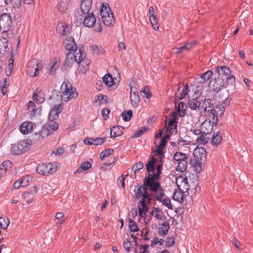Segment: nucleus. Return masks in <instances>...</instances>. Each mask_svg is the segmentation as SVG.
Here are the masks:
<instances>
[{
	"mask_svg": "<svg viewBox=\"0 0 253 253\" xmlns=\"http://www.w3.org/2000/svg\"><path fill=\"white\" fill-rule=\"evenodd\" d=\"M58 124L56 122L50 120V121L43 126L41 131V135L44 138L52 133L58 128Z\"/></svg>",
	"mask_w": 253,
	"mask_h": 253,
	"instance_id": "9d476101",
	"label": "nucleus"
},
{
	"mask_svg": "<svg viewBox=\"0 0 253 253\" xmlns=\"http://www.w3.org/2000/svg\"><path fill=\"white\" fill-rule=\"evenodd\" d=\"M149 20L154 29H155V30H158L159 29V26L158 25L156 15H150L149 17Z\"/></svg>",
	"mask_w": 253,
	"mask_h": 253,
	"instance_id": "8fccbe9b",
	"label": "nucleus"
},
{
	"mask_svg": "<svg viewBox=\"0 0 253 253\" xmlns=\"http://www.w3.org/2000/svg\"><path fill=\"white\" fill-rule=\"evenodd\" d=\"M216 71L218 74V78L220 79H224L230 75V68L227 66L217 67Z\"/></svg>",
	"mask_w": 253,
	"mask_h": 253,
	"instance_id": "aec40b11",
	"label": "nucleus"
},
{
	"mask_svg": "<svg viewBox=\"0 0 253 253\" xmlns=\"http://www.w3.org/2000/svg\"><path fill=\"white\" fill-rule=\"evenodd\" d=\"M131 100V104L132 106L135 107L137 106L139 102L140 101V97L138 94H130Z\"/></svg>",
	"mask_w": 253,
	"mask_h": 253,
	"instance_id": "49530a36",
	"label": "nucleus"
},
{
	"mask_svg": "<svg viewBox=\"0 0 253 253\" xmlns=\"http://www.w3.org/2000/svg\"><path fill=\"white\" fill-rule=\"evenodd\" d=\"M9 220L6 217H0V227L3 229H6L9 224Z\"/></svg>",
	"mask_w": 253,
	"mask_h": 253,
	"instance_id": "09e8293b",
	"label": "nucleus"
},
{
	"mask_svg": "<svg viewBox=\"0 0 253 253\" xmlns=\"http://www.w3.org/2000/svg\"><path fill=\"white\" fill-rule=\"evenodd\" d=\"M212 76V71L211 70H208L206 72L202 74L200 76L201 80L200 82L203 83L209 80Z\"/></svg>",
	"mask_w": 253,
	"mask_h": 253,
	"instance_id": "37998d69",
	"label": "nucleus"
},
{
	"mask_svg": "<svg viewBox=\"0 0 253 253\" xmlns=\"http://www.w3.org/2000/svg\"><path fill=\"white\" fill-rule=\"evenodd\" d=\"M74 61L79 64L78 71L80 73L85 74L88 70L89 60L86 58V53L83 47L76 48L72 53Z\"/></svg>",
	"mask_w": 253,
	"mask_h": 253,
	"instance_id": "7ed1b4c3",
	"label": "nucleus"
},
{
	"mask_svg": "<svg viewBox=\"0 0 253 253\" xmlns=\"http://www.w3.org/2000/svg\"><path fill=\"white\" fill-rule=\"evenodd\" d=\"M12 26L11 16L7 13H2L0 15V31L4 33L10 30Z\"/></svg>",
	"mask_w": 253,
	"mask_h": 253,
	"instance_id": "1a4fd4ad",
	"label": "nucleus"
},
{
	"mask_svg": "<svg viewBox=\"0 0 253 253\" xmlns=\"http://www.w3.org/2000/svg\"><path fill=\"white\" fill-rule=\"evenodd\" d=\"M8 86V81L6 79H5L3 82L1 83V90L3 95L5 94L7 92L6 88Z\"/></svg>",
	"mask_w": 253,
	"mask_h": 253,
	"instance_id": "69168bd1",
	"label": "nucleus"
},
{
	"mask_svg": "<svg viewBox=\"0 0 253 253\" xmlns=\"http://www.w3.org/2000/svg\"><path fill=\"white\" fill-rule=\"evenodd\" d=\"M129 228L131 232H134L138 230L136 223L131 219H129Z\"/></svg>",
	"mask_w": 253,
	"mask_h": 253,
	"instance_id": "13d9d810",
	"label": "nucleus"
},
{
	"mask_svg": "<svg viewBox=\"0 0 253 253\" xmlns=\"http://www.w3.org/2000/svg\"><path fill=\"white\" fill-rule=\"evenodd\" d=\"M224 79L219 78L212 79L210 83L209 86L214 91L218 92L224 87Z\"/></svg>",
	"mask_w": 253,
	"mask_h": 253,
	"instance_id": "ddd939ff",
	"label": "nucleus"
},
{
	"mask_svg": "<svg viewBox=\"0 0 253 253\" xmlns=\"http://www.w3.org/2000/svg\"><path fill=\"white\" fill-rule=\"evenodd\" d=\"M175 244V239L173 237H169L167 238L165 242V246L167 248L173 246Z\"/></svg>",
	"mask_w": 253,
	"mask_h": 253,
	"instance_id": "bf43d9fd",
	"label": "nucleus"
},
{
	"mask_svg": "<svg viewBox=\"0 0 253 253\" xmlns=\"http://www.w3.org/2000/svg\"><path fill=\"white\" fill-rule=\"evenodd\" d=\"M188 91H189V90H188V84H186V85H185L184 86L183 89L182 90V92H181V93H180V96H179L178 95L177 92H175V96L176 99H178V100H181V99L185 98L186 96H187V95L188 94Z\"/></svg>",
	"mask_w": 253,
	"mask_h": 253,
	"instance_id": "4c0bfd02",
	"label": "nucleus"
},
{
	"mask_svg": "<svg viewBox=\"0 0 253 253\" xmlns=\"http://www.w3.org/2000/svg\"><path fill=\"white\" fill-rule=\"evenodd\" d=\"M213 108V103L210 99H205L201 100L198 104V109L201 112L205 113V115L210 117L211 111Z\"/></svg>",
	"mask_w": 253,
	"mask_h": 253,
	"instance_id": "9b49d317",
	"label": "nucleus"
},
{
	"mask_svg": "<svg viewBox=\"0 0 253 253\" xmlns=\"http://www.w3.org/2000/svg\"><path fill=\"white\" fill-rule=\"evenodd\" d=\"M82 17H84L83 24L87 27H92L95 23L96 18L92 12H87L86 14H81Z\"/></svg>",
	"mask_w": 253,
	"mask_h": 253,
	"instance_id": "4468645a",
	"label": "nucleus"
},
{
	"mask_svg": "<svg viewBox=\"0 0 253 253\" xmlns=\"http://www.w3.org/2000/svg\"><path fill=\"white\" fill-rule=\"evenodd\" d=\"M28 110L31 112L30 117L32 118L36 115H39L41 114L42 108L41 106L36 108V106L34 102L30 101L28 103Z\"/></svg>",
	"mask_w": 253,
	"mask_h": 253,
	"instance_id": "4be33fe9",
	"label": "nucleus"
},
{
	"mask_svg": "<svg viewBox=\"0 0 253 253\" xmlns=\"http://www.w3.org/2000/svg\"><path fill=\"white\" fill-rule=\"evenodd\" d=\"M110 112V109L106 108H103L101 110V115L105 120H107L109 118Z\"/></svg>",
	"mask_w": 253,
	"mask_h": 253,
	"instance_id": "0e129e2a",
	"label": "nucleus"
},
{
	"mask_svg": "<svg viewBox=\"0 0 253 253\" xmlns=\"http://www.w3.org/2000/svg\"><path fill=\"white\" fill-rule=\"evenodd\" d=\"M185 192L180 190L179 189L178 190L175 189L173 195V199L179 202H181L184 199V194Z\"/></svg>",
	"mask_w": 253,
	"mask_h": 253,
	"instance_id": "c9c22d12",
	"label": "nucleus"
},
{
	"mask_svg": "<svg viewBox=\"0 0 253 253\" xmlns=\"http://www.w3.org/2000/svg\"><path fill=\"white\" fill-rule=\"evenodd\" d=\"M33 100L36 101L37 104H40L44 102V98L43 93L41 90H37L33 95Z\"/></svg>",
	"mask_w": 253,
	"mask_h": 253,
	"instance_id": "c756f323",
	"label": "nucleus"
},
{
	"mask_svg": "<svg viewBox=\"0 0 253 253\" xmlns=\"http://www.w3.org/2000/svg\"><path fill=\"white\" fill-rule=\"evenodd\" d=\"M155 159L152 157L150 161L146 165V169L148 172V178L146 179V185L149 188L150 191H155L160 186V174L162 164L157 165L154 168Z\"/></svg>",
	"mask_w": 253,
	"mask_h": 253,
	"instance_id": "f257e3e1",
	"label": "nucleus"
},
{
	"mask_svg": "<svg viewBox=\"0 0 253 253\" xmlns=\"http://www.w3.org/2000/svg\"><path fill=\"white\" fill-rule=\"evenodd\" d=\"M100 14L102 20L105 25L109 26L115 23L114 14L108 3H103L102 4L101 7L100 8Z\"/></svg>",
	"mask_w": 253,
	"mask_h": 253,
	"instance_id": "39448f33",
	"label": "nucleus"
},
{
	"mask_svg": "<svg viewBox=\"0 0 253 253\" xmlns=\"http://www.w3.org/2000/svg\"><path fill=\"white\" fill-rule=\"evenodd\" d=\"M57 163H49L39 165L37 168V171L41 174L46 175L55 172L57 170Z\"/></svg>",
	"mask_w": 253,
	"mask_h": 253,
	"instance_id": "6e6552de",
	"label": "nucleus"
},
{
	"mask_svg": "<svg viewBox=\"0 0 253 253\" xmlns=\"http://www.w3.org/2000/svg\"><path fill=\"white\" fill-rule=\"evenodd\" d=\"M152 192H157L158 193V194L156 195V199L157 201H161L162 200V198L164 196V192L163 190L161 188V185H160V186L159 188L155 191H152Z\"/></svg>",
	"mask_w": 253,
	"mask_h": 253,
	"instance_id": "4d7b16f0",
	"label": "nucleus"
},
{
	"mask_svg": "<svg viewBox=\"0 0 253 253\" xmlns=\"http://www.w3.org/2000/svg\"><path fill=\"white\" fill-rule=\"evenodd\" d=\"M157 149L156 150V155L159 156V158L160 159V161H162V160L163 157V152L164 149V146L162 144H160L158 142L157 144Z\"/></svg>",
	"mask_w": 253,
	"mask_h": 253,
	"instance_id": "a18cd8bd",
	"label": "nucleus"
},
{
	"mask_svg": "<svg viewBox=\"0 0 253 253\" xmlns=\"http://www.w3.org/2000/svg\"><path fill=\"white\" fill-rule=\"evenodd\" d=\"M147 186L145 182V186H141L137 188H135V191L136 193V198L139 199L141 198L138 204V209L139 214L141 217H144L148 210V205L151 200V195L147 191Z\"/></svg>",
	"mask_w": 253,
	"mask_h": 253,
	"instance_id": "f03ea898",
	"label": "nucleus"
},
{
	"mask_svg": "<svg viewBox=\"0 0 253 253\" xmlns=\"http://www.w3.org/2000/svg\"><path fill=\"white\" fill-rule=\"evenodd\" d=\"M92 5V2L88 1H81V10L79 12L80 14H86L89 12Z\"/></svg>",
	"mask_w": 253,
	"mask_h": 253,
	"instance_id": "cd10ccee",
	"label": "nucleus"
},
{
	"mask_svg": "<svg viewBox=\"0 0 253 253\" xmlns=\"http://www.w3.org/2000/svg\"><path fill=\"white\" fill-rule=\"evenodd\" d=\"M151 214L157 219L161 220L164 216L162 210L159 208H156L151 211Z\"/></svg>",
	"mask_w": 253,
	"mask_h": 253,
	"instance_id": "a19ab883",
	"label": "nucleus"
},
{
	"mask_svg": "<svg viewBox=\"0 0 253 253\" xmlns=\"http://www.w3.org/2000/svg\"><path fill=\"white\" fill-rule=\"evenodd\" d=\"M38 191V188L36 186H33L30 188L29 192H24L22 195V198L24 201L27 204L31 203L33 199L34 195Z\"/></svg>",
	"mask_w": 253,
	"mask_h": 253,
	"instance_id": "f3484780",
	"label": "nucleus"
},
{
	"mask_svg": "<svg viewBox=\"0 0 253 253\" xmlns=\"http://www.w3.org/2000/svg\"><path fill=\"white\" fill-rule=\"evenodd\" d=\"M188 157L187 154L182 153L181 152H176L173 157V164H176V163H178L179 162H181L182 161H184L185 160H187Z\"/></svg>",
	"mask_w": 253,
	"mask_h": 253,
	"instance_id": "bb28decb",
	"label": "nucleus"
},
{
	"mask_svg": "<svg viewBox=\"0 0 253 253\" xmlns=\"http://www.w3.org/2000/svg\"><path fill=\"white\" fill-rule=\"evenodd\" d=\"M63 108V103L54 106L49 113V120L51 121L56 120L58 118L59 114L62 112Z\"/></svg>",
	"mask_w": 253,
	"mask_h": 253,
	"instance_id": "a211bd4d",
	"label": "nucleus"
},
{
	"mask_svg": "<svg viewBox=\"0 0 253 253\" xmlns=\"http://www.w3.org/2000/svg\"><path fill=\"white\" fill-rule=\"evenodd\" d=\"M91 50L94 54L98 55L102 54L104 53V49L101 46L97 45H92Z\"/></svg>",
	"mask_w": 253,
	"mask_h": 253,
	"instance_id": "3c124183",
	"label": "nucleus"
},
{
	"mask_svg": "<svg viewBox=\"0 0 253 253\" xmlns=\"http://www.w3.org/2000/svg\"><path fill=\"white\" fill-rule=\"evenodd\" d=\"M11 163L9 161H5L0 166V178L5 174L8 166Z\"/></svg>",
	"mask_w": 253,
	"mask_h": 253,
	"instance_id": "c03bdc74",
	"label": "nucleus"
},
{
	"mask_svg": "<svg viewBox=\"0 0 253 253\" xmlns=\"http://www.w3.org/2000/svg\"><path fill=\"white\" fill-rule=\"evenodd\" d=\"M143 168V163L141 162H139L138 163L134 164L132 167V170L134 171V174H135L136 172L137 171L142 169Z\"/></svg>",
	"mask_w": 253,
	"mask_h": 253,
	"instance_id": "052dcab7",
	"label": "nucleus"
},
{
	"mask_svg": "<svg viewBox=\"0 0 253 253\" xmlns=\"http://www.w3.org/2000/svg\"><path fill=\"white\" fill-rule=\"evenodd\" d=\"M28 180L27 178L24 177L20 178L13 183V187L15 189H18L21 187L26 186L28 184Z\"/></svg>",
	"mask_w": 253,
	"mask_h": 253,
	"instance_id": "7c9ffc66",
	"label": "nucleus"
},
{
	"mask_svg": "<svg viewBox=\"0 0 253 253\" xmlns=\"http://www.w3.org/2000/svg\"><path fill=\"white\" fill-rule=\"evenodd\" d=\"M8 47L6 39L2 37L0 38V53H3L6 51Z\"/></svg>",
	"mask_w": 253,
	"mask_h": 253,
	"instance_id": "ea45409f",
	"label": "nucleus"
},
{
	"mask_svg": "<svg viewBox=\"0 0 253 253\" xmlns=\"http://www.w3.org/2000/svg\"><path fill=\"white\" fill-rule=\"evenodd\" d=\"M147 128L145 127L141 128L140 129L136 131L132 135V138H138L142 135L146 130Z\"/></svg>",
	"mask_w": 253,
	"mask_h": 253,
	"instance_id": "338daca9",
	"label": "nucleus"
},
{
	"mask_svg": "<svg viewBox=\"0 0 253 253\" xmlns=\"http://www.w3.org/2000/svg\"><path fill=\"white\" fill-rule=\"evenodd\" d=\"M199 101L197 98H193L188 101V106L192 110H195L198 108Z\"/></svg>",
	"mask_w": 253,
	"mask_h": 253,
	"instance_id": "de8ad7c7",
	"label": "nucleus"
},
{
	"mask_svg": "<svg viewBox=\"0 0 253 253\" xmlns=\"http://www.w3.org/2000/svg\"><path fill=\"white\" fill-rule=\"evenodd\" d=\"M132 116V112L131 110L124 111L122 113V116L125 121L130 120Z\"/></svg>",
	"mask_w": 253,
	"mask_h": 253,
	"instance_id": "5fc2aeb1",
	"label": "nucleus"
},
{
	"mask_svg": "<svg viewBox=\"0 0 253 253\" xmlns=\"http://www.w3.org/2000/svg\"><path fill=\"white\" fill-rule=\"evenodd\" d=\"M232 242V245H234L238 250H242L244 249L243 246L240 243L237 239L234 238Z\"/></svg>",
	"mask_w": 253,
	"mask_h": 253,
	"instance_id": "774afa93",
	"label": "nucleus"
},
{
	"mask_svg": "<svg viewBox=\"0 0 253 253\" xmlns=\"http://www.w3.org/2000/svg\"><path fill=\"white\" fill-rule=\"evenodd\" d=\"M191 163L195 171L198 173H200L202 171L205 166V162L197 161L195 159L191 160Z\"/></svg>",
	"mask_w": 253,
	"mask_h": 253,
	"instance_id": "a878e982",
	"label": "nucleus"
},
{
	"mask_svg": "<svg viewBox=\"0 0 253 253\" xmlns=\"http://www.w3.org/2000/svg\"><path fill=\"white\" fill-rule=\"evenodd\" d=\"M167 131L170 133L176 132V122L173 117L169 118L166 123Z\"/></svg>",
	"mask_w": 253,
	"mask_h": 253,
	"instance_id": "412c9836",
	"label": "nucleus"
},
{
	"mask_svg": "<svg viewBox=\"0 0 253 253\" xmlns=\"http://www.w3.org/2000/svg\"><path fill=\"white\" fill-rule=\"evenodd\" d=\"M57 9L61 12H65L68 9V2L67 0H61L57 5Z\"/></svg>",
	"mask_w": 253,
	"mask_h": 253,
	"instance_id": "2f4dec72",
	"label": "nucleus"
},
{
	"mask_svg": "<svg viewBox=\"0 0 253 253\" xmlns=\"http://www.w3.org/2000/svg\"><path fill=\"white\" fill-rule=\"evenodd\" d=\"M63 44L66 49L70 51L73 50L77 48L74 40L71 37H67L64 40Z\"/></svg>",
	"mask_w": 253,
	"mask_h": 253,
	"instance_id": "b1692460",
	"label": "nucleus"
},
{
	"mask_svg": "<svg viewBox=\"0 0 253 253\" xmlns=\"http://www.w3.org/2000/svg\"><path fill=\"white\" fill-rule=\"evenodd\" d=\"M42 68V66L41 61L34 58L28 62L26 72L27 74L30 77H34L39 75V70Z\"/></svg>",
	"mask_w": 253,
	"mask_h": 253,
	"instance_id": "0eeeda50",
	"label": "nucleus"
},
{
	"mask_svg": "<svg viewBox=\"0 0 253 253\" xmlns=\"http://www.w3.org/2000/svg\"><path fill=\"white\" fill-rule=\"evenodd\" d=\"M207 134L203 133L200 134V136L197 137L196 139V143L201 145H205L209 139V138L207 136Z\"/></svg>",
	"mask_w": 253,
	"mask_h": 253,
	"instance_id": "58836bf2",
	"label": "nucleus"
},
{
	"mask_svg": "<svg viewBox=\"0 0 253 253\" xmlns=\"http://www.w3.org/2000/svg\"><path fill=\"white\" fill-rule=\"evenodd\" d=\"M32 145L31 139L21 140L12 145L11 152L16 155L25 153L31 148Z\"/></svg>",
	"mask_w": 253,
	"mask_h": 253,
	"instance_id": "423d86ee",
	"label": "nucleus"
},
{
	"mask_svg": "<svg viewBox=\"0 0 253 253\" xmlns=\"http://www.w3.org/2000/svg\"><path fill=\"white\" fill-rule=\"evenodd\" d=\"M96 97L97 98H95L93 100L94 105L98 106L101 104L106 103V100L104 98V97L103 95H99L96 96Z\"/></svg>",
	"mask_w": 253,
	"mask_h": 253,
	"instance_id": "603ef678",
	"label": "nucleus"
},
{
	"mask_svg": "<svg viewBox=\"0 0 253 253\" xmlns=\"http://www.w3.org/2000/svg\"><path fill=\"white\" fill-rule=\"evenodd\" d=\"M91 164L88 162H84L82 164L80 167L76 170V173L81 172L82 170H87L91 168Z\"/></svg>",
	"mask_w": 253,
	"mask_h": 253,
	"instance_id": "79ce46f5",
	"label": "nucleus"
},
{
	"mask_svg": "<svg viewBox=\"0 0 253 253\" xmlns=\"http://www.w3.org/2000/svg\"><path fill=\"white\" fill-rule=\"evenodd\" d=\"M176 183L178 188L183 192H187L189 188L188 179L185 175L178 176L176 179Z\"/></svg>",
	"mask_w": 253,
	"mask_h": 253,
	"instance_id": "f8f14e48",
	"label": "nucleus"
},
{
	"mask_svg": "<svg viewBox=\"0 0 253 253\" xmlns=\"http://www.w3.org/2000/svg\"><path fill=\"white\" fill-rule=\"evenodd\" d=\"M124 127L120 126H116L113 127L111 129L110 136L112 138H115L116 137L121 136L123 134V130Z\"/></svg>",
	"mask_w": 253,
	"mask_h": 253,
	"instance_id": "c85d7f7f",
	"label": "nucleus"
},
{
	"mask_svg": "<svg viewBox=\"0 0 253 253\" xmlns=\"http://www.w3.org/2000/svg\"><path fill=\"white\" fill-rule=\"evenodd\" d=\"M33 129V124L30 122L23 123L20 126V131L23 134H27Z\"/></svg>",
	"mask_w": 253,
	"mask_h": 253,
	"instance_id": "393cba45",
	"label": "nucleus"
},
{
	"mask_svg": "<svg viewBox=\"0 0 253 253\" xmlns=\"http://www.w3.org/2000/svg\"><path fill=\"white\" fill-rule=\"evenodd\" d=\"M113 152L114 150L112 149H106L102 151L100 154V159L103 160L104 158L110 156Z\"/></svg>",
	"mask_w": 253,
	"mask_h": 253,
	"instance_id": "6e6d98bb",
	"label": "nucleus"
},
{
	"mask_svg": "<svg viewBox=\"0 0 253 253\" xmlns=\"http://www.w3.org/2000/svg\"><path fill=\"white\" fill-rule=\"evenodd\" d=\"M224 112V107L222 104L216 106L215 108H212L210 118H212L213 122L217 123V117L221 116Z\"/></svg>",
	"mask_w": 253,
	"mask_h": 253,
	"instance_id": "2eb2a0df",
	"label": "nucleus"
},
{
	"mask_svg": "<svg viewBox=\"0 0 253 253\" xmlns=\"http://www.w3.org/2000/svg\"><path fill=\"white\" fill-rule=\"evenodd\" d=\"M56 30L60 35L66 36L69 32V27L66 23L60 22L57 24Z\"/></svg>",
	"mask_w": 253,
	"mask_h": 253,
	"instance_id": "5701e85b",
	"label": "nucleus"
},
{
	"mask_svg": "<svg viewBox=\"0 0 253 253\" xmlns=\"http://www.w3.org/2000/svg\"><path fill=\"white\" fill-rule=\"evenodd\" d=\"M59 63L57 62V61H54V62L52 63V64L51 65V67H50V70H49V74L50 75H53L56 69L58 68V67H59Z\"/></svg>",
	"mask_w": 253,
	"mask_h": 253,
	"instance_id": "680f3d73",
	"label": "nucleus"
},
{
	"mask_svg": "<svg viewBox=\"0 0 253 253\" xmlns=\"http://www.w3.org/2000/svg\"><path fill=\"white\" fill-rule=\"evenodd\" d=\"M13 62L14 59L13 58V55L11 56V58L9 59V66H8V70H6V73L7 75H10L11 73V71L13 68Z\"/></svg>",
	"mask_w": 253,
	"mask_h": 253,
	"instance_id": "e2e57ef3",
	"label": "nucleus"
},
{
	"mask_svg": "<svg viewBox=\"0 0 253 253\" xmlns=\"http://www.w3.org/2000/svg\"><path fill=\"white\" fill-rule=\"evenodd\" d=\"M194 159L197 161L205 162L207 159V152L204 148H197L193 152Z\"/></svg>",
	"mask_w": 253,
	"mask_h": 253,
	"instance_id": "dca6fc26",
	"label": "nucleus"
},
{
	"mask_svg": "<svg viewBox=\"0 0 253 253\" xmlns=\"http://www.w3.org/2000/svg\"><path fill=\"white\" fill-rule=\"evenodd\" d=\"M215 122H213L212 119V122L209 119H207L201 124V129L203 133L210 134L211 132L213 127V124Z\"/></svg>",
	"mask_w": 253,
	"mask_h": 253,
	"instance_id": "6ab92c4d",
	"label": "nucleus"
},
{
	"mask_svg": "<svg viewBox=\"0 0 253 253\" xmlns=\"http://www.w3.org/2000/svg\"><path fill=\"white\" fill-rule=\"evenodd\" d=\"M60 90L62 98L65 102L76 98L78 96L76 88H73L72 84L68 81H64L62 84Z\"/></svg>",
	"mask_w": 253,
	"mask_h": 253,
	"instance_id": "20e7f679",
	"label": "nucleus"
},
{
	"mask_svg": "<svg viewBox=\"0 0 253 253\" xmlns=\"http://www.w3.org/2000/svg\"><path fill=\"white\" fill-rule=\"evenodd\" d=\"M176 165V170L180 172H184L185 171L187 167V160H185L184 161H182L181 162H179L178 163H176V164H174Z\"/></svg>",
	"mask_w": 253,
	"mask_h": 253,
	"instance_id": "473e14b6",
	"label": "nucleus"
},
{
	"mask_svg": "<svg viewBox=\"0 0 253 253\" xmlns=\"http://www.w3.org/2000/svg\"><path fill=\"white\" fill-rule=\"evenodd\" d=\"M169 229L168 223L164 222L158 228V233L160 235H166L168 234Z\"/></svg>",
	"mask_w": 253,
	"mask_h": 253,
	"instance_id": "f704fd0d",
	"label": "nucleus"
},
{
	"mask_svg": "<svg viewBox=\"0 0 253 253\" xmlns=\"http://www.w3.org/2000/svg\"><path fill=\"white\" fill-rule=\"evenodd\" d=\"M222 141V137L219 134V133H216L215 135H213L211 142L212 144L213 145H217L219 144Z\"/></svg>",
	"mask_w": 253,
	"mask_h": 253,
	"instance_id": "864d4df0",
	"label": "nucleus"
},
{
	"mask_svg": "<svg viewBox=\"0 0 253 253\" xmlns=\"http://www.w3.org/2000/svg\"><path fill=\"white\" fill-rule=\"evenodd\" d=\"M103 82L107 86H111L114 84V81L112 76L110 74L105 75L102 78Z\"/></svg>",
	"mask_w": 253,
	"mask_h": 253,
	"instance_id": "72a5a7b5",
	"label": "nucleus"
},
{
	"mask_svg": "<svg viewBox=\"0 0 253 253\" xmlns=\"http://www.w3.org/2000/svg\"><path fill=\"white\" fill-rule=\"evenodd\" d=\"M74 61L73 55H72V52H69L66 54V58L65 61L64 67L68 68L71 66Z\"/></svg>",
	"mask_w": 253,
	"mask_h": 253,
	"instance_id": "e433bc0d",
	"label": "nucleus"
}]
</instances>
